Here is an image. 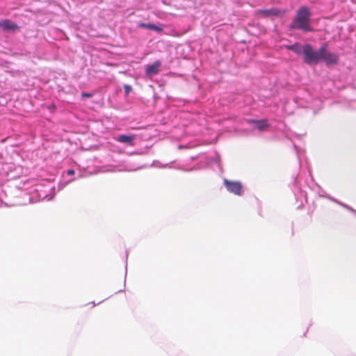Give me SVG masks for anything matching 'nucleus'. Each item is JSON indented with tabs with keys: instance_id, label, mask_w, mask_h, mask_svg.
Returning <instances> with one entry per match:
<instances>
[{
	"instance_id": "nucleus-1",
	"label": "nucleus",
	"mask_w": 356,
	"mask_h": 356,
	"mask_svg": "<svg viewBox=\"0 0 356 356\" xmlns=\"http://www.w3.org/2000/svg\"><path fill=\"white\" fill-rule=\"evenodd\" d=\"M311 12L308 7L301 6L297 11L296 16L290 24L291 29H299L304 32L312 31V27L310 24Z\"/></svg>"
},
{
	"instance_id": "nucleus-2",
	"label": "nucleus",
	"mask_w": 356,
	"mask_h": 356,
	"mask_svg": "<svg viewBox=\"0 0 356 356\" xmlns=\"http://www.w3.org/2000/svg\"><path fill=\"white\" fill-rule=\"evenodd\" d=\"M303 60L309 65H316L320 62V49L315 51L310 44L303 45Z\"/></svg>"
},
{
	"instance_id": "nucleus-3",
	"label": "nucleus",
	"mask_w": 356,
	"mask_h": 356,
	"mask_svg": "<svg viewBox=\"0 0 356 356\" xmlns=\"http://www.w3.org/2000/svg\"><path fill=\"white\" fill-rule=\"evenodd\" d=\"M339 57L337 54L328 51L327 45H323L320 48V61H324L326 65H337L339 62Z\"/></svg>"
},
{
	"instance_id": "nucleus-4",
	"label": "nucleus",
	"mask_w": 356,
	"mask_h": 356,
	"mask_svg": "<svg viewBox=\"0 0 356 356\" xmlns=\"http://www.w3.org/2000/svg\"><path fill=\"white\" fill-rule=\"evenodd\" d=\"M286 10L272 8L270 9H261L256 11V15L259 17L267 18L273 16H282Z\"/></svg>"
},
{
	"instance_id": "nucleus-5",
	"label": "nucleus",
	"mask_w": 356,
	"mask_h": 356,
	"mask_svg": "<svg viewBox=\"0 0 356 356\" xmlns=\"http://www.w3.org/2000/svg\"><path fill=\"white\" fill-rule=\"evenodd\" d=\"M224 184L230 193L236 195H241L242 193V185L239 181H232L227 179L224 180Z\"/></svg>"
},
{
	"instance_id": "nucleus-6",
	"label": "nucleus",
	"mask_w": 356,
	"mask_h": 356,
	"mask_svg": "<svg viewBox=\"0 0 356 356\" xmlns=\"http://www.w3.org/2000/svg\"><path fill=\"white\" fill-rule=\"evenodd\" d=\"M0 27H1L4 31H16L19 29V27L17 24L12 22L9 19L0 21Z\"/></svg>"
},
{
	"instance_id": "nucleus-7",
	"label": "nucleus",
	"mask_w": 356,
	"mask_h": 356,
	"mask_svg": "<svg viewBox=\"0 0 356 356\" xmlns=\"http://www.w3.org/2000/svg\"><path fill=\"white\" fill-rule=\"evenodd\" d=\"M161 63L159 60L155 61L152 65L146 67V74L152 76L159 73V68L161 67Z\"/></svg>"
},
{
	"instance_id": "nucleus-8",
	"label": "nucleus",
	"mask_w": 356,
	"mask_h": 356,
	"mask_svg": "<svg viewBox=\"0 0 356 356\" xmlns=\"http://www.w3.org/2000/svg\"><path fill=\"white\" fill-rule=\"evenodd\" d=\"M247 122L249 124H254L257 126V127L259 130H263L266 127H268L267 124V120H248Z\"/></svg>"
},
{
	"instance_id": "nucleus-9",
	"label": "nucleus",
	"mask_w": 356,
	"mask_h": 356,
	"mask_svg": "<svg viewBox=\"0 0 356 356\" xmlns=\"http://www.w3.org/2000/svg\"><path fill=\"white\" fill-rule=\"evenodd\" d=\"M134 139V137L132 136L120 135L118 138V141L133 145Z\"/></svg>"
},
{
	"instance_id": "nucleus-10",
	"label": "nucleus",
	"mask_w": 356,
	"mask_h": 356,
	"mask_svg": "<svg viewBox=\"0 0 356 356\" xmlns=\"http://www.w3.org/2000/svg\"><path fill=\"white\" fill-rule=\"evenodd\" d=\"M139 26L142 27V28L152 29V30L156 31L157 32H161L163 30L162 28L152 24L140 23V24H139Z\"/></svg>"
},
{
	"instance_id": "nucleus-11",
	"label": "nucleus",
	"mask_w": 356,
	"mask_h": 356,
	"mask_svg": "<svg viewBox=\"0 0 356 356\" xmlns=\"http://www.w3.org/2000/svg\"><path fill=\"white\" fill-rule=\"evenodd\" d=\"M298 55H303V46L298 42L294 44L293 51Z\"/></svg>"
},
{
	"instance_id": "nucleus-12",
	"label": "nucleus",
	"mask_w": 356,
	"mask_h": 356,
	"mask_svg": "<svg viewBox=\"0 0 356 356\" xmlns=\"http://www.w3.org/2000/svg\"><path fill=\"white\" fill-rule=\"evenodd\" d=\"M124 90H125L126 95H128L131 92V90H132L131 86H129V85H125L124 86Z\"/></svg>"
},
{
	"instance_id": "nucleus-13",
	"label": "nucleus",
	"mask_w": 356,
	"mask_h": 356,
	"mask_svg": "<svg viewBox=\"0 0 356 356\" xmlns=\"http://www.w3.org/2000/svg\"><path fill=\"white\" fill-rule=\"evenodd\" d=\"M81 95H82V97H92V94H90V93H86V92H83V93L81 94Z\"/></svg>"
},
{
	"instance_id": "nucleus-14",
	"label": "nucleus",
	"mask_w": 356,
	"mask_h": 356,
	"mask_svg": "<svg viewBox=\"0 0 356 356\" xmlns=\"http://www.w3.org/2000/svg\"><path fill=\"white\" fill-rule=\"evenodd\" d=\"M285 47L288 50L293 51L294 44L292 45H286Z\"/></svg>"
},
{
	"instance_id": "nucleus-15",
	"label": "nucleus",
	"mask_w": 356,
	"mask_h": 356,
	"mask_svg": "<svg viewBox=\"0 0 356 356\" xmlns=\"http://www.w3.org/2000/svg\"><path fill=\"white\" fill-rule=\"evenodd\" d=\"M74 173V172L72 170H70L68 171V174L69 175H73Z\"/></svg>"
}]
</instances>
